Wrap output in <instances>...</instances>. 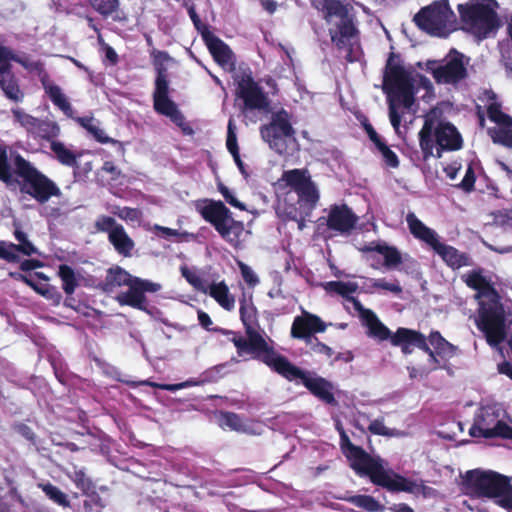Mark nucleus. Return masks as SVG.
I'll use <instances>...</instances> for the list:
<instances>
[{"label":"nucleus","instance_id":"f257e3e1","mask_svg":"<svg viewBox=\"0 0 512 512\" xmlns=\"http://www.w3.org/2000/svg\"><path fill=\"white\" fill-rule=\"evenodd\" d=\"M465 284L476 291L478 301L477 326L490 346H498L506 338V316L501 297L482 270H473L463 276Z\"/></svg>","mask_w":512,"mask_h":512},{"label":"nucleus","instance_id":"f03ea898","mask_svg":"<svg viewBox=\"0 0 512 512\" xmlns=\"http://www.w3.org/2000/svg\"><path fill=\"white\" fill-rule=\"evenodd\" d=\"M337 430L340 435V448L349 462L350 468L360 477H368L377 486L390 492L413 493L416 483L404 476L386 469V462L379 456H372L361 446L354 445L342 426Z\"/></svg>","mask_w":512,"mask_h":512},{"label":"nucleus","instance_id":"7ed1b4c3","mask_svg":"<svg viewBox=\"0 0 512 512\" xmlns=\"http://www.w3.org/2000/svg\"><path fill=\"white\" fill-rule=\"evenodd\" d=\"M239 304L240 319L246 337L228 329H215V331L222 335L233 336L230 341L234 344L239 357L250 355L251 358L259 360L269 367L274 359L281 354L276 352L274 347L268 344L264 337V331H259L260 326L257 318V308L252 301H248L246 296L243 295V297L239 299Z\"/></svg>","mask_w":512,"mask_h":512},{"label":"nucleus","instance_id":"20e7f679","mask_svg":"<svg viewBox=\"0 0 512 512\" xmlns=\"http://www.w3.org/2000/svg\"><path fill=\"white\" fill-rule=\"evenodd\" d=\"M0 181L9 189H19L40 204L52 197H61L57 184L39 171L31 162H0Z\"/></svg>","mask_w":512,"mask_h":512},{"label":"nucleus","instance_id":"39448f33","mask_svg":"<svg viewBox=\"0 0 512 512\" xmlns=\"http://www.w3.org/2000/svg\"><path fill=\"white\" fill-rule=\"evenodd\" d=\"M428 83L418 73L406 70L395 63L394 58L388 59L382 89L388 95L389 117L395 131H398L401 122L398 108L403 106L410 109L418 89L421 86L426 87Z\"/></svg>","mask_w":512,"mask_h":512},{"label":"nucleus","instance_id":"423d86ee","mask_svg":"<svg viewBox=\"0 0 512 512\" xmlns=\"http://www.w3.org/2000/svg\"><path fill=\"white\" fill-rule=\"evenodd\" d=\"M419 138L425 158H440L442 151L458 150L462 146V139L456 128L450 123L441 122L437 110H432L425 116Z\"/></svg>","mask_w":512,"mask_h":512},{"label":"nucleus","instance_id":"0eeeda50","mask_svg":"<svg viewBox=\"0 0 512 512\" xmlns=\"http://www.w3.org/2000/svg\"><path fill=\"white\" fill-rule=\"evenodd\" d=\"M463 487L470 496L498 498V505L512 509V484L507 476L494 471L470 470L463 477Z\"/></svg>","mask_w":512,"mask_h":512},{"label":"nucleus","instance_id":"6e6552de","mask_svg":"<svg viewBox=\"0 0 512 512\" xmlns=\"http://www.w3.org/2000/svg\"><path fill=\"white\" fill-rule=\"evenodd\" d=\"M314 5L330 26L331 41L339 49L351 46L355 38V28L348 12L350 0H314Z\"/></svg>","mask_w":512,"mask_h":512},{"label":"nucleus","instance_id":"1a4fd4ad","mask_svg":"<svg viewBox=\"0 0 512 512\" xmlns=\"http://www.w3.org/2000/svg\"><path fill=\"white\" fill-rule=\"evenodd\" d=\"M269 368L288 381L300 379L305 388L325 404L338 405L333 393L334 387L330 381L321 376L312 377L310 372L295 366L285 356L280 355L274 359Z\"/></svg>","mask_w":512,"mask_h":512},{"label":"nucleus","instance_id":"9d476101","mask_svg":"<svg viewBox=\"0 0 512 512\" xmlns=\"http://www.w3.org/2000/svg\"><path fill=\"white\" fill-rule=\"evenodd\" d=\"M199 212L202 218L214 227L222 239L235 249L242 248V236L245 232L244 224L232 217V212L222 201L208 200Z\"/></svg>","mask_w":512,"mask_h":512},{"label":"nucleus","instance_id":"9b49d317","mask_svg":"<svg viewBox=\"0 0 512 512\" xmlns=\"http://www.w3.org/2000/svg\"><path fill=\"white\" fill-rule=\"evenodd\" d=\"M494 0L472 1L458 5L463 29L479 39L487 37L499 26Z\"/></svg>","mask_w":512,"mask_h":512},{"label":"nucleus","instance_id":"f8f14e48","mask_svg":"<svg viewBox=\"0 0 512 512\" xmlns=\"http://www.w3.org/2000/svg\"><path fill=\"white\" fill-rule=\"evenodd\" d=\"M415 22L427 33L446 37L456 29V16L447 0L437 1L423 8L416 16Z\"/></svg>","mask_w":512,"mask_h":512},{"label":"nucleus","instance_id":"ddd939ff","mask_svg":"<svg viewBox=\"0 0 512 512\" xmlns=\"http://www.w3.org/2000/svg\"><path fill=\"white\" fill-rule=\"evenodd\" d=\"M261 135L269 147L279 155H287L296 146L295 131L290 116L284 109L274 112L269 124L261 128Z\"/></svg>","mask_w":512,"mask_h":512},{"label":"nucleus","instance_id":"4468645a","mask_svg":"<svg viewBox=\"0 0 512 512\" xmlns=\"http://www.w3.org/2000/svg\"><path fill=\"white\" fill-rule=\"evenodd\" d=\"M479 100L483 103L489 120L494 124L488 134L494 143L512 147V117L502 111L497 95L491 90L482 92Z\"/></svg>","mask_w":512,"mask_h":512},{"label":"nucleus","instance_id":"2eb2a0df","mask_svg":"<svg viewBox=\"0 0 512 512\" xmlns=\"http://www.w3.org/2000/svg\"><path fill=\"white\" fill-rule=\"evenodd\" d=\"M469 435L473 438L512 440V426L500 419V410L496 406L486 405L475 414Z\"/></svg>","mask_w":512,"mask_h":512},{"label":"nucleus","instance_id":"dca6fc26","mask_svg":"<svg viewBox=\"0 0 512 512\" xmlns=\"http://www.w3.org/2000/svg\"><path fill=\"white\" fill-rule=\"evenodd\" d=\"M282 180L296 193L301 209L311 212L316 208L320 194L307 169L284 171Z\"/></svg>","mask_w":512,"mask_h":512},{"label":"nucleus","instance_id":"f3484780","mask_svg":"<svg viewBox=\"0 0 512 512\" xmlns=\"http://www.w3.org/2000/svg\"><path fill=\"white\" fill-rule=\"evenodd\" d=\"M168 81L164 71L160 70L155 83L153 94L154 109L157 113L168 117L185 135H192L193 129L186 122L184 115L174 101L168 96Z\"/></svg>","mask_w":512,"mask_h":512},{"label":"nucleus","instance_id":"a211bd4d","mask_svg":"<svg viewBox=\"0 0 512 512\" xmlns=\"http://www.w3.org/2000/svg\"><path fill=\"white\" fill-rule=\"evenodd\" d=\"M427 69L438 83L455 84L466 77L464 56L458 52L449 53L440 62H427Z\"/></svg>","mask_w":512,"mask_h":512},{"label":"nucleus","instance_id":"6ab92c4d","mask_svg":"<svg viewBox=\"0 0 512 512\" xmlns=\"http://www.w3.org/2000/svg\"><path fill=\"white\" fill-rule=\"evenodd\" d=\"M237 95L244 102L242 113L245 118H248L253 110L268 112L267 96L250 76L243 75L238 80Z\"/></svg>","mask_w":512,"mask_h":512},{"label":"nucleus","instance_id":"aec40b11","mask_svg":"<svg viewBox=\"0 0 512 512\" xmlns=\"http://www.w3.org/2000/svg\"><path fill=\"white\" fill-rule=\"evenodd\" d=\"M128 290L121 292L117 296V301L120 305L130 306L139 310H145L147 299L146 292L155 293L161 286L158 283L144 280L139 277H134L130 284L127 285Z\"/></svg>","mask_w":512,"mask_h":512},{"label":"nucleus","instance_id":"412c9836","mask_svg":"<svg viewBox=\"0 0 512 512\" xmlns=\"http://www.w3.org/2000/svg\"><path fill=\"white\" fill-rule=\"evenodd\" d=\"M326 328L327 324L319 316L304 312L294 318L290 333L292 338L304 340L306 344H309L316 338L314 334L323 333Z\"/></svg>","mask_w":512,"mask_h":512},{"label":"nucleus","instance_id":"4be33fe9","mask_svg":"<svg viewBox=\"0 0 512 512\" xmlns=\"http://www.w3.org/2000/svg\"><path fill=\"white\" fill-rule=\"evenodd\" d=\"M11 56L12 50L0 45V88L8 99L20 102L24 98V93L19 88L17 79L11 72L10 63H7V57Z\"/></svg>","mask_w":512,"mask_h":512},{"label":"nucleus","instance_id":"5701e85b","mask_svg":"<svg viewBox=\"0 0 512 512\" xmlns=\"http://www.w3.org/2000/svg\"><path fill=\"white\" fill-rule=\"evenodd\" d=\"M391 344L401 346L404 354H410V346H415L428 354L431 360H435V353L428 345L426 336L419 331L400 327L391 337Z\"/></svg>","mask_w":512,"mask_h":512},{"label":"nucleus","instance_id":"b1692460","mask_svg":"<svg viewBox=\"0 0 512 512\" xmlns=\"http://www.w3.org/2000/svg\"><path fill=\"white\" fill-rule=\"evenodd\" d=\"M14 237L19 244L11 242L0 241V259L8 263H17L20 260L18 252L26 256H31L37 253L36 247L28 240L27 235L21 229L14 230Z\"/></svg>","mask_w":512,"mask_h":512},{"label":"nucleus","instance_id":"393cba45","mask_svg":"<svg viewBox=\"0 0 512 512\" xmlns=\"http://www.w3.org/2000/svg\"><path fill=\"white\" fill-rule=\"evenodd\" d=\"M357 220L358 217L346 204H334L330 207L326 224L330 230L344 234L354 229Z\"/></svg>","mask_w":512,"mask_h":512},{"label":"nucleus","instance_id":"a878e982","mask_svg":"<svg viewBox=\"0 0 512 512\" xmlns=\"http://www.w3.org/2000/svg\"><path fill=\"white\" fill-rule=\"evenodd\" d=\"M203 36L215 61L224 70L233 71L235 68V59L230 48L222 40L211 33H206Z\"/></svg>","mask_w":512,"mask_h":512},{"label":"nucleus","instance_id":"bb28decb","mask_svg":"<svg viewBox=\"0 0 512 512\" xmlns=\"http://www.w3.org/2000/svg\"><path fill=\"white\" fill-rule=\"evenodd\" d=\"M12 113L16 121L24 127L28 132L34 133L40 137H48L57 135L59 129L55 125L45 123L19 108L12 109Z\"/></svg>","mask_w":512,"mask_h":512},{"label":"nucleus","instance_id":"cd10ccee","mask_svg":"<svg viewBox=\"0 0 512 512\" xmlns=\"http://www.w3.org/2000/svg\"><path fill=\"white\" fill-rule=\"evenodd\" d=\"M440 256L444 263L453 270L470 265V257L467 253L460 252L455 247L438 242L432 248Z\"/></svg>","mask_w":512,"mask_h":512},{"label":"nucleus","instance_id":"c85d7f7f","mask_svg":"<svg viewBox=\"0 0 512 512\" xmlns=\"http://www.w3.org/2000/svg\"><path fill=\"white\" fill-rule=\"evenodd\" d=\"M406 221L410 230V233L417 239L425 242L431 248L438 242L437 233L427 227L421 220H419L414 213H409L406 217Z\"/></svg>","mask_w":512,"mask_h":512},{"label":"nucleus","instance_id":"c756f323","mask_svg":"<svg viewBox=\"0 0 512 512\" xmlns=\"http://www.w3.org/2000/svg\"><path fill=\"white\" fill-rule=\"evenodd\" d=\"M135 276L131 275L124 268L116 265L109 268L106 272L104 281L100 284V288L106 292H112L116 287L127 286Z\"/></svg>","mask_w":512,"mask_h":512},{"label":"nucleus","instance_id":"7c9ffc66","mask_svg":"<svg viewBox=\"0 0 512 512\" xmlns=\"http://www.w3.org/2000/svg\"><path fill=\"white\" fill-rule=\"evenodd\" d=\"M108 240L118 254L124 257H130L132 255L135 244L122 225L111 231Z\"/></svg>","mask_w":512,"mask_h":512},{"label":"nucleus","instance_id":"2f4dec72","mask_svg":"<svg viewBox=\"0 0 512 512\" xmlns=\"http://www.w3.org/2000/svg\"><path fill=\"white\" fill-rule=\"evenodd\" d=\"M207 292L223 309L227 311L234 309L235 298L230 294L229 288L224 281L212 283Z\"/></svg>","mask_w":512,"mask_h":512},{"label":"nucleus","instance_id":"473e14b6","mask_svg":"<svg viewBox=\"0 0 512 512\" xmlns=\"http://www.w3.org/2000/svg\"><path fill=\"white\" fill-rule=\"evenodd\" d=\"M77 122L98 142L100 143H113L118 146V148H122V144L118 141L113 140L105 134V131L102 129L99 121L94 119L93 117H79L77 118Z\"/></svg>","mask_w":512,"mask_h":512},{"label":"nucleus","instance_id":"72a5a7b5","mask_svg":"<svg viewBox=\"0 0 512 512\" xmlns=\"http://www.w3.org/2000/svg\"><path fill=\"white\" fill-rule=\"evenodd\" d=\"M368 327L369 336L385 341L393 336L387 326H385L373 311H366V321L364 322Z\"/></svg>","mask_w":512,"mask_h":512},{"label":"nucleus","instance_id":"f704fd0d","mask_svg":"<svg viewBox=\"0 0 512 512\" xmlns=\"http://www.w3.org/2000/svg\"><path fill=\"white\" fill-rule=\"evenodd\" d=\"M427 339L434 347L435 356L452 357L455 354L456 347L448 342L439 331H432Z\"/></svg>","mask_w":512,"mask_h":512},{"label":"nucleus","instance_id":"c9c22d12","mask_svg":"<svg viewBox=\"0 0 512 512\" xmlns=\"http://www.w3.org/2000/svg\"><path fill=\"white\" fill-rule=\"evenodd\" d=\"M58 276L62 281V289L65 294L72 295L79 286L74 269L67 264H61L58 268Z\"/></svg>","mask_w":512,"mask_h":512},{"label":"nucleus","instance_id":"e433bc0d","mask_svg":"<svg viewBox=\"0 0 512 512\" xmlns=\"http://www.w3.org/2000/svg\"><path fill=\"white\" fill-rule=\"evenodd\" d=\"M346 501L368 512H383L385 510V506L370 495H353L346 498Z\"/></svg>","mask_w":512,"mask_h":512},{"label":"nucleus","instance_id":"4c0bfd02","mask_svg":"<svg viewBox=\"0 0 512 512\" xmlns=\"http://www.w3.org/2000/svg\"><path fill=\"white\" fill-rule=\"evenodd\" d=\"M324 290L329 294H337L348 299L358 289L355 282L329 281L323 284Z\"/></svg>","mask_w":512,"mask_h":512},{"label":"nucleus","instance_id":"58836bf2","mask_svg":"<svg viewBox=\"0 0 512 512\" xmlns=\"http://www.w3.org/2000/svg\"><path fill=\"white\" fill-rule=\"evenodd\" d=\"M45 90L52 102L58 106L66 115H72V107L60 87L52 83H44Z\"/></svg>","mask_w":512,"mask_h":512},{"label":"nucleus","instance_id":"ea45409f","mask_svg":"<svg viewBox=\"0 0 512 512\" xmlns=\"http://www.w3.org/2000/svg\"><path fill=\"white\" fill-rule=\"evenodd\" d=\"M219 424L222 428H229L230 430L243 432L246 426L241 416L234 412H220Z\"/></svg>","mask_w":512,"mask_h":512},{"label":"nucleus","instance_id":"a19ab883","mask_svg":"<svg viewBox=\"0 0 512 512\" xmlns=\"http://www.w3.org/2000/svg\"><path fill=\"white\" fill-rule=\"evenodd\" d=\"M68 477L75 484V486L81 490L82 494H87L92 488L95 487L92 479L86 475L84 469H75L72 474Z\"/></svg>","mask_w":512,"mask_h":512},{"label":"nucleus","instance_id":"79ce46f5","mask_svg":"<svg viewBox=\"0 0 512 512\" xmlns=\"http://www.w3.org/2000/svg\"><path fill=\"white\" fill-rule=\"evenodd\" d=\"M40 487L42 491L45 493V495L53 502L63 507L70 506V501L68 500L67 495L64 492H62L57 486L51 483H46L41 485Z\"/></svg>","mask_w":512,"mask_h":512},{"label":"nucleus","instance_id":"37998d69","mask_svg":"<svg viewBox=\"0 0 512 512\" xmlns=\"http://www.w3.org/2000/svg\"><path fill=\"white\" fill-rule=\"evenodd\" d=\"M365 130L370 140L375 144L377 149L381 152L386 160H397V156L390 150V148L381 140L379 135L371 125H365Z\"/></svg>","mask_w":512,"mask_h":512},{"label":"nucleus","instance_id":"c03bdc74","mask_svg":"<svg viewBox=\"0 0 512 512\" xmlns=\"http://www.w3.org/2000/svg\"><path fill=\"white\" fill-rule=\"evenodd\" d=\"M226 146L233 159L240 160L239 149L237 145L236 125L232 118H230L228 122Z\"/></svg>","mask_w":512,"mask_h":512},{"label":"nucleus","instance_id":"a18cd8bd","mask_svg":"<svg viewBox=\"0 0 512 512\" xmlns=\"http://www.w3.org/2000/svg\"><path fill=\"white\" fill-rule=\"evenodd\" d=\"M180 271L181 275L194 289L203 293H207V288L205 287L204 281L200 275L194 271H191L187 266H182Z\"/></svg>","mask_w":512,"mask_h":512},{"label":"nucleus","instance_id":"49530a36","mask_svg":"<svg viewBox=\"0 0 512 512\" xmlns=\"http://www.w3.org/2000/svg\"><path fill=\"white\" fill-rule=\"evenodd\" d=\"M91 6L101 15L107 17L117 10L119 0H89Z\"/></svg>","mask_w":512,"mask_h":512},{"label":"nucleus","instance_id":"de8ad7c7","mask_svg":"<svg viewBox=\"0 0 512 512\" xmlns=\"http://www.w3.org/2000/svg\"><path fill=\"white\" fill-rule=\"evenodd\" d=\"M121 226V224L117 223L116 220L107 215H100L94 222V227L97 232L107 233L110 235L111 231L116 227Z\"/></svg>","mask_w":512,"mask_h":512},{"label":"nucleus","instance_id":"09e8293b","mask_svg":"<svg viewBox=\"0 0 512 512\" xmlns=\"http://www.w3.org/2000/svg\"><path fill=\"white\" fill-rule=\"evenodd\" d=\"M371 288L381 289L385 291L392 292L394 294H400L402 292V287L396 281L395 283H389L384 278L379 279H370Z\"/></svg>","mask_w":512,"mask_h":512},{"label":"nucleus","instance_id":"8fccbe9b","mask_svg":"<svg viewBox=\"0 0 512 512\" xmlns=\"http://www.w3.org/2000/svg\"><path fill=\"white\" fill-rule=\"evenodd\" d=\"M384 256V265L387 268L396 267L402 263V256L399 250L394 246H388Z\"/></svg>","mask_w":512,"mask_h":512},{"label":"nucleus","instance_id":"3c124183","mask_svg":"<svg viewBox=\"0 0 512 512\" xmlns=\"http://www.w3.org/2000/svg\"><path fill=\"white\" fill-rule=\"evenodd\" d=\"M217 188L228 204L240 210H246L245 204L240 202L222 182H218Z\"/></svg>","mask_w":512,"mask_h":512},{"label":"nucleus","instance_id":"603ef678","mask_svg":"<svg viewBox=\"0 0 512 512\" xmlns=\"http://www.w3.org/2000/svg\"><path fill=\"white\" fill-rule=\"evenodd\" d=\"M238 266L245 283L250 287H255L259 283V279L251 267L243 262H238Z\"/></svg>","mask_w":512,"mask_h":512},{"label":"nucleus","instance_id":"864d4df0","mask_svg":"<svg viewBox=\"0 0 512 512\" xmlns=\"http://www.w3.org/2000/svg\"><path fill=\"white\" fill-rule=\"evenodd\" d=\"M368 431L374 435L393 436V432L384 425L383 419L373 420L368 426Z\"/></svg>","mask_w":512,"mask_h":512},{"label":"nucleus","instance_id":"5fc2aeb1","mask_svg":"<svg viewBox=\"0 0 512 512\" xmlns=\"http://www.w3.org/2000/svg\"><path fill=\"white\" fill-rule=\"evenodd\" d=\"M14 430L23 438H25L27 441H29L31 444L36 445L37 444V436L32 430L31 427L26 425L25 423H17L14 425Z\"/></svg>","mask_w":512,"mask_h":512},{"label":"nucleus","instance_id":"6e6d98bb","mask_svg":"<svg viewBox=\"0 0 512 512\" xmlns=\"http://www.w3.org/2000/svg\"><path fill=\"white\" fill-rule=\"evenodd\" d=\"M472 163L473 162H470V164H472ZM475 179H476V177H475L473 167H472V165H469L468 168L466 169L464 178L462 179V181L459 184V187L465 192H471L474 189Z\"/></svg>","mask_w":512,"mask_h":512},{"label":"nucleus","instance_id":"4d7b16f0","mask_svg":"<svg viewBox=\"0 0 512 512\" xmlns=\"http://www.w3.org/2000/svg\"><path fill=\"white\" fill-rule=\"evenodd\" d=\"M10 61L18 62L25 69H27L29 71H40L41 70L40 63L30 61L27 57H18L13 51H12V56L7 57V63H10Z\"/></svg>","mask_w":512,"mask_h":512},{"label":"nucleus","instance_id":"13d9d810","mask_svg":"<svg viewBox=\"0 0 512 512\" xmlns=\"http://www.w3.org/2000/svg\"><path fill=\"white\" fill-rule=\"evenodd\" d=\"M310 349L317 354H323L327 357H331L333 355V350L331 347L321 342L317 337L313 339L312 343L308 344Z\"/></svg>","mask_w":512,"mask_h":512},{"label":"nucleus","instance_id":"bf43d9fd","mask_svg":"<svg viewBox=\"0 0 512 512\" xmlns=\"http://www.w3.org/2000/svg\"><path fill=\"white\" fill-rule=\"evenodd\" d=\"M104 173H109L110 177L107 179V181H116L120 175V170L114 166V162H104L100 174L103 177Z\"/></svg>","mask_w":512,"mask_h":512},{"label":"nucleus","instance_id":"052dcab7","mask_svg":"<svg viewBox=\"0 0 512 512\" xmlns=\"http://www.w3.org/2000/svg\"><path fill=\"white\" fill-rule=\"evenodd\" d=\"M198 321H199V324L207 331H212V332H216L215 329H221L220 327H211L213 322L211 320V317L209 316L208 313L202 311V310H199L198 313Z\"/></svg>","mask_w":512,"mask_h":512},{"label":"nucleus","instance_id":"680f3d73","mask_svg":"<svg viewBox=\"0 0 512 512\" xmlns=\"http://www.w3.org/2000/svg\"><path fill=\"white\" fill-rule=\"evenodd\" d=\"M51 148L60 160H74V157L64 148L61 143L52 142Z\"/></svg>","mask_w":512,"mask_h":512},{"label":"nucleus","instance_id":"e2e57ef3","mask_svg":"<svg viewBox=\"0 0 512 512\" xmlns=\"http://www.w3.org/2000/svg\"><path fill=\"white\" fill-rule=\"evenodd\" d=\"M389 245H387L385 242H379V241H373L366 245L362 251L364 252H377L381 255H383L386 252V249Z\"/></svg>","mask_w":512,"mask_h":512},{"label":"nucleus","instance_id":"0e129e2a","mask_svg":"<svg viewBox=\"0 0 512 512\" xmlns=\"http://www.w3.org/2000/svg\"><path fill=\"white\" fill-rule=\"evenodd\" d=\"M13 277L17 280H21L23 281L24 283H26L28 286L32 287L34 290H36L38 293H40L41 295L43 296H48V293H49V289L47 290H42L40 288H38L35 283L33 281H31L27 276L23 275V274H12Z\"/></svg>","mask_w":512,"mask_h":512},{"label":"nucleus","instance_id":"69168bd1","mask_svg":"<svg viewBox=\"0 0 512 512\" xmlns=\"http://www.w3.org/2000/svg\"><path fill=\"white\" fill-rule=\"evenodd\" d=\"M117 215L122 219L136 220L139 215V210L136 208L124 207Z\"/></svg>","mask_w":512,"mask_h":512},{"label":"nucleus","instance_id":"338daca9","mask_svg":"<svg viewBox=\"0 0 512 512\" xmlns=\"http://www.w3.org/2000/svg\"><path fill=\"white\" fill-rule=\"evenodd\" d=\"M42 266V263L37 259H25L20 263V269L24 272L34 270Z\"/></svg>","mask_w":512,"mask_h":512},{"label":"nucleus","instance_id":"774afa93","mask_svg":"<svg viewBox=\"0 0 512 512\" xmlns=\"http://www.w3.org/2000/svg\"><path fill=\"white\" fill-rule=\"evenodd\" d=\"M88 498H90V501L95 504L97 507L103 508L105 506L101 496L96 491V486L92 488L87 494H84Z\"/></svg>","mask_w":512,"mask_h":512}]
</instances>
